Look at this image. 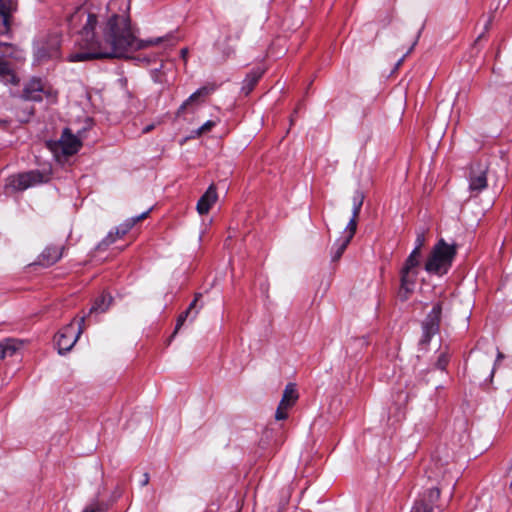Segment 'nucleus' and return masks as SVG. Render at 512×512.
Listing matches in <instances>:
<instances>
[{
    "label": "nucleus",
    "instance_id": "18",
    "mask_svg": "<svg viewBox=\"0 0 512 512\" xmlns=\"http://www.w3.org/2000/svg\"><path fill=\"white\" fill-rule=\"evenodd\" d=\"M20 346L21 342H18L15 339H5L0 341V358L4 359L6 357L13 356Z\"/></svg>",
    "mask_w": 512,
    "mask_h": 512
},
{
    "label": "nucleus",
    "instance_id": "14",
    "mask_svg": "<svg viewBox=\"0 0 512 512\" xmlns=\"http://www.w3.org/2000/svg\"><path fill=\"white\" fill-rule=\"evenodd\" d=\"M0 4H2L0 2ZM16 10V5L13 0H9V3L0 5V35H5L10 31V19L12 13Z\"/></svg>",
    "mask_w": 512,
    "mask_h": 512
},
{
    "label": "nucleus",
    "instance_id": "24",
    "mask_svg": "<svg viewBox=\"0 0 512 512\" xmlns=\"http://www.w3.org/2000/svg\"><path fill=\"white\" fill-rule=\"evenodd\" d=\"M364 201V195L361 191H356L353 196V207H352V216L354 218H358L359 213L361 211L362 205Z\"/></svg>",
    "mask_w": 512,
    "mask_h": 512
},
{
    "label": "nucleus",
    "instance_id": "30",
    "mask_svg": "<svg viewBox=\"0 0 512 512\" xmlns=\"http://www.w3.org/2000/svg\"><path fill=\"white\" fill-rule=\"evenodd\" d=\"M424 243H425V233L422 231L417 234L414 249H417L418 251L421 252V248L423 247Z\"/></svg>",
    "mask_w": 512,
    "mask_h": 512
},
{
    "label": "nucleus",
    "instance_id": "3",
    "mask_svg": "<svg viewBox=\"0 0 512 512\" xmlns=\"http://www.w3.org/2000/svg\"><path fill=\"white\" fill-rule=\"evenodd\" d=\"M49 179L48 175L38 170H32L24 173L12 175L7 178L6 188L12 191H24L35 185L45 183Z\"/></svg>",
    "mask_w": 512,
    "mask_h": 512
},
{
    "label": "nucleus",
    "instance_id": "7",
    "mask_svg": "<svg viewBox=\"0 0 512 512\" xmlns=\"http://www.w3.org/2000/svg\"><path fill=\"white\" fill-rule=\"evenodd\" d=\"M442 313V304L440 302L436 303L431 312L427 315L422 324L423 330V341L429 342L430 339L438 333L440 319Z\"/></svg>",
    "mask_w": 512,
    "mask_h": 512
},
{
    "label": "nucleus",
    "instance_id": "37",
    "mask_svg": "<svg viewBox=\"0 0 512 512\" xmlns=\"http://www.w3.org/2000/svg\"><path fill=\"white\" fill-rule=\"evenodd\" d=\"M504 355L498 351L496 363L503 359Z\"/></svg>",
    "mask_w": 512,
    "mask_h": 512
},
{
    "label": "nucleus",
    "instance_id": "25",
    "mask_svg": "<svg viewBox=\"0 0 512 512\" xmlns=\"http://www.w3.org/2000/svg\"><path fill=\"white\" fill-rule=\"evenodd\" d=\"M357 219L358 218H354V216L351 217L342 234V237L347 238L348 240H352L357 229Z\"/></svg>",
    "mask_w": 512,
    "mask_h": 512
},
{
    "label": "nucleus",
    "instance_id": "12",
    "mask_svg": "<svg viewBox=\"0 0 512 512\" xmlns=\"http://www.w3.org/2000/svg\"><path fill=\"white\" fill-rule=\"evenodd\" d=\"M216 187L212 184L208 187L206 192L200 197L197 202L196 209L200 215H205L209 212L212 205L217 201Z\"/></svg>",
    "mask_w": 512,
    "mask_h": 512
},
{
    "label": "nucleus",
    "instance_id": "15",
    "mask_svg": "<svg viewBox=\"0 0 512 512\" xmlns=\"http://www.w3.org/2000/svg\"><path fill=\"white\" fill-rule=\"evenodd\" d=\"M62 247L49 246L39 256V263L43 266H51L62 257Z\"/></svg>",
    "mask_w": 512,
    "mask_h": 512
},
{
    "label": "nucleus",
    "instance_id": "34",
    "mask_svg": "<svg viewBox=\"0 0 512 512\" xmlns=\"http://www.w3.org/2000/svg\"><path fill=\"white\" fill-rule=\"evenodd\" d=\"M491 23H492V17H489V18H488V20H487V22H486V24H485V26H484V32H483V33H481V34L478 36V38L476 39V42H477V41H479V40L484 36V34H485V32H486V31H488V29H489V28H490V26H491Z\"/></svg>",
    "mask_w": 512,
    "mask_h": 512
},
{
    "label": "nucleus",
    "instance_id": "4",
    "mask_svg": "<svg viewBox=\"0 0 512 512\" xmlns=\"http://www.w3.org/2000/svg\"><path fill=\"white\" fill-rule=\"evenodd\" d=\"M85 324V316L80 318L78 322V328L75 329L74 324L71 322L65 327H63L55 336V342L58 348L59 354H65L70 351L75 343L77 342L79 336L84 331Z\"/></svg>",
    "mask_w": 512,
    "mask_h": 512
},
{
    "label": "nucleus",
    "instance_id": "31",
    "mask_svg": "<svg viewBox=\"0 0 512 512\" xmlns=\"http://www.w3.org/2000/svg\"><path fill=\"white\" fill-rule=\"evenodd\" d=\"M448 363V359L445 354H441L436 362L437 368L444 370Z\"/></svg>",
    "mask_w": 512,
    "mask_h": 512
},
{
    "label": "nucleus",
    "instance_id": "36",
    "mask_svg": "<svg viewBox=\"0 0 512 512\" xmlns=\"http://www.w3.org/2000/svg\"><path fill=\"white\" fill-rule=\"evenodd\" d=\"M149 483V474L148 473H145L143 475V480L141 482V485L142 486H146L147 484Z\"/></svg>",
    "mask_w": 512,
    "mask_h": 512
},
{
    "label": "nucleus",
    "instance_id": "28",
    "mask_svg": "<svg viewBox=\"0 0 512 512\" xmlns=\"http://www.w3.org/2000/svg\"><path fill=\"white\" fill-rule=\"evenodd\" d=\"M216 125V122L213 121V120H208L206 121L201 127H199L196 131H195V134L197 136H201L202 134L210 131L214 126Z\"/></svg>",
    "mask_w": 512,
    "mask_h": 512
},
{
    "label": "nucleus",
    "instance_id": "1",
    "mask_svg": "<svg viewBox=\"0 0 512 512\" xmlns=\"http://www.w3.org/2000/svg\"><path fill=\"white\" fill-rule=\"evenodd\" d=\"M128 0H112L107 6L106 15L78 11L71 16L70 24L79 23L76 43L79 47L69 55L71 62H83L102 58H121L128 53L148 46L177 40L172 34L163 37L139 40L131 26Z\"/></svg>",
    "mask_w": 512,
    "mask_h": 512
},
{
    "label": "nucleus",
    "instance_id": "32",
    "mask_svg": "<svg viewBox=\"0 0 512 512\" xmlns=\"http://www.w3.org/2000/svg\"><path fill=\"white\" fill-rule=\"evenodd\" d=\"M133 226L134 225L130 220L120 225L119 227L121 228V235H125Z\"/></svg>",
    "mask_w": 512,
    "mask_h": 512
},
{
    "label": "nucleus",
    "instance_id": "11",
    "mask_svg": "<svg viewBox=\"0 0 512 512\" xmlns=\"http://www.w3.org/2000/svg\"><path fill=\"white\" fill-rule=\"evenodd\" d=\"M285 439L280 429L266 428L260 439V447L266 449L270 446L279 447L284 443Z\"/></svg>",
    "mask_w": 512,
    "mask_h": 512
},
{
    "label": "nucleus",
    "instance_id": "17",
    "mask_svg": "<svg viewBox=\"0 0 512 512\" xmlns=\"http://www.w3.org/2000/svg\"><path fill=\"white\" fill-rule=\"evenodd\" d=\"M487 187L486 171L481 170L478 174H471L469 189L472 192L479 193Z\"/></svg>",
    "mask_w": 512,
    "mask_h": 512
},
{
    "label": "nucleus",
    "instance_id": "22",
    "mask_svg": "<svg viewBox=\"0 0 512 512\" xmlns=\"http://www.w3.org/2000/svg\"><path fill=\"white\" fill-rule=\"evenodd\" d=\"M420 256L421 252L418 251L417 249H413L408 258L406 259L404 266L402 268L406 270H417Z\"/></svg>",
    "mask_w": 512,
    "mask_h": 512
},
{
    "label": "nucleus",
    "instance_id": "10",
    "mask_svg": "<svg viewBox=\"0 0 512 512\" xmlns=\"http://www.w3.org/2000/svg\"><path fill=\"white\" fill-rule=\"evenodd\" d=\"M417 276L418 270H406L404 268L400 270V288L398 291V297L401 301L408 300L410 295L414 292Z\"/></svg>",
    "mask_w": 512,
    "mask_h": 512
},
{
    "label": "nucleus",
    "instance_id": "33",
    "mask_svg": "<svg viewBox=\"0 0 512 512\" xmlns=\"http://www.w3.org/2000/svg\"><path fill=\"white\" fill-rule=\"evenodd\" d=\"M149 212H150V209L143 212L139 216L132 218L130 221L133 223V225H135L138 221L145 219L148 216Z\"/></svg>",
    "mask_w": 512,
    "mask_h": 512
},
{
    "label": "nucleus",
    "instance_id": "29",
    "mask_svg": "<svg viewBox=\"0 0 512 512\" xmlns=\"http://www.w3.org/2000/svg\"><path fill=\"white\" fill-rule=\"evenodd\" d=\"M189 311H184L183 313H181L179 316H178V319H177V322H176V327H175V330L173 332V335L174 336L178 331L179 329L181 328V326L184 324V322L186 321L187 317L189 316Z\"/></svg>",
    "mask_w": 512,
    "mask_h": 512
},
{
    "label": "nucleus",
    "instance_id": "27",
    "mask_svg": "<svg viewBox=\"0 0 512 512\" xmlns=\"http://www.w3.org/2000/svg\"><path fill=\"white\" fill-rule=\"evenodd\" d=\"M108 506L104 503L95 502L87 506L82 512H107Z\"/></svg>",
    "mask_w": 512,
    "mask_h": 512
},
{
    "label": "nucleus",
    "instance_id": "35",
    "mask_svg": "<svg viewBox=\"0 0 512 512\" xmlns=\"http://www.w3.org/2000/svg\"><path fill=\"white\" fill-rule=\"evenodd\" d=\"M200 297H201L200 293H197L195 295L194 300L190 303L189 307L186 310V311H189V314L191 313L192 309L195 307V305H196V303H197V301L199 300Z\"/></svg>",
    "mask_w": 512,
    "mask_h": 512
},
{
    "label": "nucleus",
    "instance_id": "38",
    "mask_svg": "<svg viewBox=\"0 0 512 512\" xmlns=\"http://www.w3.org/2000/svg\"><path fill=\"white\" fill-rule=\"evenodd\" d=\"M187 53H188L187 49L181 50L182 57H186Z\"/></svg>",
    "mask_w": 512,
    "mask_h": 512
},
{
    "label": "nucleus",
    "instance_id": "5",
    "mask_svg": "<svg viewBox=\"0 0 512 512\" xmlns=\"http://www.w3.org/2000/svg\"><path fill=\"white\" fill-rule=\"evenodd\" d=\"M82 143L77 136L72 134L69 128H65L62 132V135L57 141L48 142V147L55 154L59 155L60 153L63 156H71L79 151Z\"/></svg>",
    "mask_w": 512,
    "mask_h": 512
},
{
    "label": "nucleus",
    "instance_id": "20",
    "mask_svg": "<svg viewBox=\"0 0 512 512\" xmlns=\"http://www.w3.org/2000/svg\"><path fill=\"white\" fill-rule=\"evenodd\" d=\"M350 242L351 240L342 236L335 241L331 248V259L333 262H336L341 258Z\"/></svg>",
    "mask_w": 512,
    "mask_h": 512
},
{
    "label": "nucleus",
    "instance_id": "23",
    "mask_svg": "<svg viewBox=\"0 0 512 512\" xmlns=\"http://www.w3.org/2000/svg\"><path fill=\"white\" fill-rule=\"evenodd\" d=\"M121 235V228L117 227L115 231H111L108 233V235L101 241V243L98 245L99 249H105L112 243L116 241L117 238L122 237Z\"/></svg>",
    "mask_w": 512,
    "mask_h": 512
},
{
    "label": "nucleus",
    "instance_id": "9",
    "mask_svg": "<svg viewBox=\"0 0 512 512\" xmlns=\"http://www.w3.org/2000/svg\"><path fill=\"white\" fill-rule=\"evenodd\" d=\"M440 497V490L437 487L428 488L415 501L410 512H433L435 503Z\"/></svg>",
    "mask_w": 512,
    "mask_h": 512
},
{
    "label": "nucleus",
    "instance_id": "2",
    "mask_svg": "<svg viewBox=\"0 0 512 512\" xmlns=\"http://www.w3.org/2000/svg\"><path fill=\"white\" fill-rule=\"evenodd\" d=\"M456 256V246L440 239L432 248L425 263V270L431 274L444 275L452 266Z\"/></svg>",
    "mask_w": 512,
    "mask_h": 512
},
{
    "label": "nucleus",
    "instance_id": "16",
    "mask_svg": "<svg viewBox=\"0 0 512 512\" xmlns=\"http://www.w3.org/2000/svg\"><path fill=\"white\" fill-rule=\"evenodd\" d=\"M0 81L5 84L17 85L19 79L11 68L9 62L0 58Z\"/></svg>",
    "mask_w": 512,
    "mask_h": 512
},
{
    "label": "nucleus",
    "instance_id": "13",
    "mask_svg": "<svg viewBox=\"0 0 512 512\" xmlns=\"http://www.w3.org/2000/svg\"><path fill=\"white\" fill-rule=\"evenodd\" d=\"M264 73L265 69L261 67L253 68L250 72H248L242 82L241 92L245 96H248L258 84Z\"/></svg>",
    "mask_w": 512,
    "mask_h": 512
},
{
    "label": "nucleus",
    "instance_id": "26",
    "mask_svg": "<svg viewBox=\"0 0 512 512\" xmlns=\"http://www.w3.org/2000/svg\"><path fill=\"white\" fill-rule=\"evenodd\" d=\"M423 28H424V24H423V25L420 27V29L418 30V32H417V34H416V36H415V39H414V41H413V43H412L411 47H410V48L408 49V51L406 52V54H405V55H403V56H402V58H400V59L397 61L396 66H395V69H398V68L402 65V63L404 62L405 57H406L409 53H411V52H412V50L414 49V47H415V46H416V44L418 43V40H419V38H420V35H421V32H422Z\"/></svg>",
    "mask_w": 512,
    "mask_h": 512
},
{
    "label": "nucleus",
    "instance_id": "40",
    "mask_svg": "<svg viewBox=\"0 0 512 512\" xmlns=\"http://www.w3.org/2000/svg\"><path fill=\"white\" fill-rule=\"evenodd\" d=\"M0 2L2 3L1 5H5V3H9V0H0Z\"/></svg>",
    "mask_w": 512,
    "mask_h": 512
},
{
    "label": "nucleus",
    "instance_id": "21",
    "mask_svg": "<svg viewBox=\"0 0 512 512\" xmlns=\"http://www.w3.org/2000/svg\"><path fill=\"white\" fill-rule=\"evenodd\" d=\"M112 301V297L108 294H102L94 301V304L90 308L89 314L94 312H105Z\"/></svg>",
    "mask_w": 512,
    "mask_h": 512
},
{
    "label": "nucleus",
    "instance_id": "8",
    "mask_svg": "<svg viewBox=\"0 0 512 512\" xmlns=\"http://www.w3.org/2000/svg\"><path fill=\"white\" fill-rule=\"evenodd\" d=\"M50 95V90L46 84L39 78H32L27 82L23 88L22 98L27 101L41 102L44 98Z\"/></svg>",
    "mask_w": 512,
    "mask_h": 512
},
{
    "label": "nucleus",
    "instance_id": "6",
    "mask_svg": "<svg viewBox=\"0 0 512 512\" xmlns=\"http://www.w3.org/2000/svg\"><path fill=\"white\" fill-rule=\"evenodd\" d=\"M298 392L294 383H289L285 386L282 398L275 412V419L278 421L285 420L288 417V410L298 400Z\"/></svg>",
    "mask_w": 512,
    "mask_h": 512
},
{
    "label": "nucleus",
    "instance_id": "19",
    "mask_svg": "<svg viewBox=\"0 0 512 512\" xmlns=\"http://www.w3.org/2000/svg\"><path fill=\"white\" fill-rule=\"evenodd\" d=\"M211 92V89L208 87H201L197 91H195L193 94L189 96V98L179 107L177 111V115H181L184 113L185 109L192 103L197 102L200 98L205 97L209 95Z\"/></svg>",
    "mask_w": 512,
    "mask_h": 512
},
{
    "label": "nucleus",
    "instance_id": "39",
    "mask_svg": "<svg viewBox=\"0 0 512 512\" xmlns=\"http://www.w3.org/2000/svg\"><path fill=\"white\" fill-rule=\"evenodd\" d=\"M153 128V126H147L145 129H144V132H149L151 129Z\"/></svg>",
    "mask_w": 512,
    "mask_h": 512
}]
</instances>
